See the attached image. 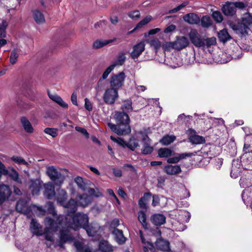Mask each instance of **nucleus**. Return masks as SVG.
<instances>
[{
    "mask_svg": "<svg viewBox=\"0 0 252 252\" xmlns=\"http://www.w3.org/2000/svg\"><path fill=\"white\" fill-rule=\"evenodd\" d=\"M64 217L60 215L56 218V221L50 218H46L44 220L45 228L44 231L42 230V226L35 220L32 219L30 223V229L32 232L36 236L44 235L46 240L53 242L54 233L56 232L60 227L63 224Z\"/></svg>",
    "mask_w": 252,
    "mask_h": 252,
    "instance_id": "1",
    "label": "nucleus"
},
{
    "mask_svg": "<svg viewBox=\"0 0 252 252\" xmlns=\"http://www.w3.org/2000/svg\"><path fill=\"white\" fill-rule=\"evenodd\" d=\"M252 24V17L248 15L243 18L242 23L235 24L229 22L228 25L235 32L241 36H245L248 34L249 28L248 25Z\"/></svg>",
    "mask_w": 252,
    "mask_h": 252,
    "instance_id": "2",
    "label": "nucleus"
},
{
    "mask_svg": "<svg viewBox=\"0 0 252 252\" xmlns=\"http://www.w3.org/2000/svg\"><path fill=\"white\" fill-rule=\"evenodd\" d=\"M88 223V216L86 214L79 212L73 216L72 221L69 222V225L70 228L77 230L81 228H84Z\"/></svg>",
    "mask_w": 252,
    "mask_h": 252,
    "instance_id": "3",
    "label": "nucleus"
},
{
    "mask_svg": "<svg viewBox=\"0 0 252 252\" xmlns=\"http://www.w3.org/2000/svg\"><path fill=\"white\" fill-rule=\"evenodd\" d=\"M126 60V54L124 52L119 53L115 61L105 69L99 81H101L102 80L106 79L114 68L116 66L123 65L124 64Z\"/></svg>",
    "mask_w": 252,
    "mask_h": 252,
    "instance_id": "4",
    "label": "nucleus"
},
{
    "mask_svg": "<svg viewBox=\"0 0 252 252\" xmlns=\"http://www.w3.org/2000/svg\"><path fill=\"white\" fill-rule=\"evenodd\" d=\"M46 173L51 180L53 181L55 184L61 186L64 180V176L54 166H49L47 168Z\"/></svg>",
    "mask_w": 252,
    "mask_h": 252,
    "instance_id": "5",
    "label": "nucleus"
},
{
    "mask_svg": "<svg viewBox=\"0 0 252 252\" xmlns=\"http://www.w3.org/2000/svg\"><path fill=\"white\" fill-rule=\"evenodd\" d=\"M107 126L113 132L119 135L128 134L131 131L129 123L117 124L116 125L111 123H108Z\"/></svg>",
    "mask_w": 252,
    "mask_h": 252,
    "instance_id": "6",
    "label": "nucleus"
},
{
    "mask_svg": "<svg viewBox=\"0 0 252 252\" xmlns=\"http://www.w3.org/2000/svg\"><path fill=\"white\" fill-rule=\"evenodd\" d=\"M191 43L196 47H204V37L195 29H191L188 33Z\"/></svg>",
    "mask_w": 252,
    "mask_h": 252,
    "instance_id": "7",
    "label": "nucleus"
},
{
    "mask_svg": "<svg viewBox=\"0 0 252 252\" xmlns=\"http://www.w3.org/2000/svg\"><path fill=\"white\" fill-rule=\"evenodd\" d=\"M125 78L126 75L124 72H121L118 74L112 75L110 80L111 88L118 91V90L123 86Z\"/></svg>",
    "mask_w": 252,
    "mask_h": 252,
    "instance_id": "8",
    "label": "nucleus"
},
{
    "mask_svg": "<svg viewBox=\"0 0 252 252\" xmlns=\"http://www.w3.org/2000/svg\"><path fill=\"white\" fill-rule=\"evenodd\" d=\"M118 97V90L112 88L106 89L103 94L104 101L108 104H113Z\"/></svg>",
    "mask_w": 252,
    "mask_h": 252,
    "instance_id": "9",
    "label": "nucleus"
},
{
    "mask_svg": "<svg viewBox=\"0 0 252 252\" xmlns=\"http://www.w3.org/2000/svg\"><path fill=\"white\" fill-rule=\"evenodd\" d=\"M12 194V191L8 185H0V205L8 200Z\"/></svg>",
    "mask_w": 252,
    "mask_h": 252,
    "instance_id": "10",
    "label": "nucleus"
},
{
    "mask_svg": "<svg viewBox=\"0 0 252 252\" xmlns=\"http://www.w3.org/2000/svg\"><path fill=\"white\" fill-rule=\"evenodd\" d=\"M32 206H29L28 201L25 199H20L17 201L16 210L17 212L28 216L30 214Z\"/></svg>",
    "mask_w": 252,
    "mask_h": 252,
    "instance_id": "11",
    "label": "nucleus"
},
{
    "mask_svg": "<svg viewBox=\"0 0 252 252\" xmlns=\"http://www.w3.org/2000/svg\"><path fill=\"white\" fill-rule=\"evenodd\" d=\"M60 240L59 242V246L63 248V244L66 242H71L73 240V237L70 233L68 229L61 230L60 232Z\"/></svg>",
    "mask_w": 252,
    "mask_h": 252,
    "instance_id": "12",
    "label": "nucleus"
},
{
    "mask_svg": "<svg viewBox=\"0 0 252 252\" xmlns=\"http://www.w3.org/2000/svg\"><path fill=\"white\" fill-rule=\"evenodd\" d=\"M241 3H236L227 2L222 7V11L223 14L226 16H233L236 12V7L238 4Z\"/></svg>",
    "mask_w": 252,
    "mask_h": 252,
    "instance_id": "13",
    "label": "nucleus"
},
{
    "mask_svg": "<svg viewBox=\"0 0 252 252\" xmlns=\"http://www.w3.org/2000/svg\"><path fill=\"white\" fill-rule=\"evenodd\" d=\"M145 43L144 41H141L133 47V50L130 53V56L132 59H136L142 54L145 50Z\"/></svg>",
    "mask_w": 252,
    "mask_h": 252,
    "instance_id": "14",
    "label": "nucleus"
},
{
    "mask_svg": "<svg viewBox=\"0 0 252 252\" xmlns=\"http://www.w3.org/2000/svg\"><path fill=\"white\" fill-rule=\"evenodd\" d=\"M174 42L175 50H181L188 46L189 41L188 39L184 36H177Z\"/></svg>",
    "mask_w": 252,
    "mask_h": 252,
    "instance_id": "15",
    "label": "nucleus"
},
{
    "mask_svg": "<svg viewBox=\"0 0 252 252\" xmlns=\"http://www.w3.org/2000/svg\"><path fill=\"white\" fill-rule=\"evenodd\" d=\"M143 142V147L142 153L144 155L150 154L153 151L154 148L151 146V140L147 134H143L142 138Z\"/></svg>",
    "mask_w": 252,
    "mask_h": 252,
    "instance_id": "16",
    "label": "nucleus"
},
{
    "mask_svg": "<svg viewBox=\"0 0 252 252\" xmlns=\"http://www.w3.org/2000/svg\"><path fill=\"white\" fill-rule=\"evenodd\" d=\"M157 248L164 252H171L170 248V243L168 241L164 240L162 238L158 239L156 243Z\"/></svg>",
    "mask_w": 252,
    "mask_h": 252,
    "instance_id": "17",
    "label": "nucleus"
},
{
    "mask_svg": "<svg viewBox=\"0 0 252 252\" xmlns=\"http://www.w3.org/2000/svg\"><path fill=\"white\" fill-rule=\"evenodd\" d=\"M173 154L175 156L168 158L167 160V163L176 164L182 159H186L188 157H190L192 155L191 153H185L181 154H175L174 152Z\"/></svg>",
    "mask_w": 252,
    "mask_h": 252,
    "instance_id": "18",
    "label": "nucleus"
},
{
    "mask_svg": "<svg viewBox=\"0 0 252 252\" xmlns=\"http://www.w3.org/2000/svg\"><path fill=\"white\" fill-rule=\"evenodd\" d=\"M64 207L67 208V217L66 219H68L69 216H71V214H74L77 209L78 203L74 199H70L68 202L65 203V205H63Z\"/></svg>",
    "mask_w": 252,
    "mask_h": 252,
    "instance_id": "19",
    "label": "nucleus"
},
{
    "mask_svg": "<svg viewBox=\"0 0 252 252\" xmlns=\"http://www.w3.org/2000/svg\"><path fill=\"white\" fill-rule=\"evenodd\" d=\"M44 196L47 199H52L55 195V187L53 184L48 182L44 185Z\"/></svg>",
    "mask_w": 252,
    "mask_h": 252,
    "instance_id": "20",
    "label": "nucleus"
},
{
    "mask_svg": "<svg viewBox=\"0 0 252 252\" xmlns=\"http://www.w3.org/2000/svg\"><path fill=\"white\" fill-rule=\"evenodd\" d=\"M163 170L167 174L169 175H177L182 171L179 165H167L164 166Z\"/></svg>",
    "mask_w": 252,
    "mask_h": 252,
    "instance_id": "21",
    "label": "nucleus"
},
{
    "mask_svg": "<svg viewBox=\"0 0 252 252\" xmlns=\"http://www.w3.org/2000/svg\"><path fill=\"white\" fill-rule=\"evenodd\" d=\"M183 19L190 25H197L199 23L200 21L199 17L194 13L186 14L184 16Z\"/></svg>",
    "mask_w": 252,
    "mask_h": 252,
    "instance_id": "22",
    "label": "nucleus"
},
{
    "mask_svg": "<svg viewBox=\"0 0 252 252\" xmlns=\"http://www.w3.org/2000/svg\"><path fill=\"white\" fill-rule=\"evenodd\" d=\"M114 118L117 124L129 123L130 119L128 115L124 112H117Z\"/></svg>",
    "mask_w": 252,
    "mask_h": 252,
    "instance_id": "23",
    "label": "nucleus"
},
{
    "mask_svg": "<svg viewBox=\"0 0 252 252\" xmlns=\"http://www.w3.org/2000/svg\"><path fill=\"white\" fill-rule=\"evenodd\" d=\"M100 226L97 223H89L85 225L83 229H84L88 235L90 236H94L98 232Z\"/></svg>",
    "mask_w": 252,
    "mask_h": 252,
    "instance_id": "24",
    "label": "nucleus"
},
{
    "mask_svg": "<svg viewBox=\"0 0 252 252\" xmlns=\"http://www.w3.org/2000/svg\"><path fill=\"white\" fill-rule=\"evenodd\" d=\"M74 246L76 248V252H96L93 250L88 246L80 241H76L74 242Z\"/></svg>",
    "mask_w": 252,
    "mask_h": 252,
    "instance_id": "25",
    "label": "nucleus"
},
{
    "mask_svg": "<svg viewBox=\"0 0 252 252\" xmlns=\"http://www.w3.org/2000/svg\"><path fill=\"white\" fill-rule=\"evenodd\" d=\"M165 217L160 214L153 215L151 217V222L155 225H161L165 222Z\"/></svg>",
    "mask_w": 252,
    "mask_h": 252,
    "instance_id": "26",
    "label": "nucleus"
},
{
    "mask_svg": "<svg viewBox=\"0 0 252 252\" xmlns=\"http://www.w3.org/2000/svg\"><path fill=\"white\" fill-rule=\"evenodd\" d=\"M67 198L66 192L63 189H59L56 196L57 202L61 206L65 205Z\"/></svg>",
    "mask_w": 252,
    "mask_h": 252,
    "instance_id": "27",
    "label": "nucleus"
},
{
    "mask_svg": "<svg viewBox=\"0 0 252 252\" xmlns=\"http://www.w3.org/2000/svg\"><path fill=\"white\" fill-rule=\"evenodd\" d=\"M218 36L219 40L223 43H226L232 38L231 35L229 34L227 31V30L226 29H223L220 30L218 32Z\"/></svg>",
    "mask_w": 252,
    "mask_h": 252,
    "instance_id": "28",
    "label": "nucleus"
},
{
    "mask_svg": "<svg viewBox=\"0 0 252 252\" xmlns=\"http://www.w3.org/2000/svg\"><path fill=\"white\" fill-rule=\"evenodd\" d=\"M116 241L119 244H122L126 242V238L124 237L123 232L121 230L115 229L113 232Z\"/></svg>",
    "mask_w": 252,
    "mask_h": 252,
    "instance_id": "29",
    "label": "nucleus"
},
{
    "mask_svg": "<svg viewBox=\"0 0 252 252\" xmlns=\"http://www.w3.org/2000/svg\"><path fill=\"white\" fill-rule=\"evenodd\" d=\"M41 188L40 181L38 180L31 181L30 189L33 195H37L40 191Z\"/></svg>",
    "mask_w": 252,
    "mask_h": 252,
    "instance_id": "30",
    "label": "nucleus"
},
{
    "mask_svg": "<svg viewBox=\"0 0 252 252\" xmlns=\"http://www.w3.org/2000/svg\"><path fill=\"white\" fill-rule=\"evenodd\" d=\"M4 175H8L11 179L19 184H22V180L19 178V174L18 172L13 168H12L9 171L7 170V174H2Z\"/></svg>",
    "mask_w": 252,
    "mask_h": 252,
    "instance_id": "31",
    "label": "nucleus"
},
{
    "mask_svg": "<svg viewBox=\"0 0 252 252\" xmlns=\"http://www.w3.org/2000/svg\"><path fill=\"white\" fill-rule=\"evenodd\" d=\"M49 97L53 101L56 102L61 106L63 108H67L68 107V105L66 103H65L63 99L58 95L56 94H51L48 93Z\"/></svg>",
    "mask_w": 252,
    "mask_h": 252,
    "instance_id": "32",
    "label": "nucleus"
},
{
    "mask_svg": "<svg viewBox=\"0 0 252 252\" xmlns=\"http://www.w3.org/2000/svg\"><path fill=\"white\" fill-rule=\"evenodd\" d=\"M158 156L162 158H169L170 156L174 155L173 151L167 148H161L158 150Z\"/></svg>",
    "mask_w": 252,
    "mask_h": 252,
    "instance_id": "33",
    "label": "nucleus"
},
{
    "mask_svg": "<svg viewBox=\"0 0 252 252\" xmlns=\"http://www.w3.org/2000/svg\"><path fill=\"white\" fill-rule=\"evenodd\" d=\"M242 199L244 203L248 206L252 203V192L248 189H245L242 194Z\"/></svg>",
    "mask_w": 252,
    "mask_h": 252,
    "instance_id": "34",
    "label": "nucleus"
},
{
    "mask_svg": "<svg viewBox=\"0 0 252 252\" xmlns=\"http://www.w3.org/2000/svg\"><path fill=\"white\" fill-rule=\"evenodd\" d=\"M99 249L101 252H112L113 247L106 241H101L99 244Z\"/></svg>",
    "mask_w": 252,
    "mask_h": 252,
    "instance_id": "35",
    "label": "nucleus"
},
{
    "mask_svg": "<svg viewBox=\"0 0 252 252\" xmlns=\"http://www.w3.org/2000/svg\"><path fill=\"white\" fill-rule=\"evenodd\" d=\"M21 122L24 129L26 132L28 133H32L33 132V128L27 118L22 117Z\"/></svg>",
    "mask_w": 252,
    "mask_h": 252,
    "instance_id": "36",
    "label": "nucleus"
},
{
    "mask_svg": "<svg viewBox=\"0 0 252 252\" xmlns=\"http://www.w3.org/2000/svg\"><path fill=\"white\" fill-rule=\"evenodd\" d=\"M150 196V193L147 192L144 194L143 196L139 199L138 202V205L140 208L144 210L147 209V203Z\"/></svg>",
    "mask_w": 252,
    "mask_h": 252,
    "instance_id": "37",
    "label": "nucleus"
},
{
    "mask_svg": "<svg viewBox=\"0 0 252 252\" xmlns=\"http://www.w3.org/2000/svg\"><path fill=\"white\" fill-rule=\"evenodd\" d=\"M91 202L90 197L87 194H83L79 196V200L78 205L83 207L88 206Z\"/></svg>",
    "mask_w": 252,
    "mask_h": 252,
    "instance_id": "38",
    "label": "nucleus"
},
{
    "mask_svg": "<svg viewBox=\"0 0 252 252\" xmlns=\"http://www.w3.org/2000/svg\"><path fill=\"white\" fill-rule=\"evenodd\" d=\"M189 139V141L193 144H201L205 142V140L203 136L196 134L190 135Z\"/></svg>",
    "mask_w": 252,
    "mask_h": 252,
    "instance_id": "39",
    "label": "nucleus"
},
{
    "mask_svg": "<svg viewBox=\"0 0 252 252\" xmlns=\"http://www.w3.org/2000/svg\"><path fill=\"white\" fill-rule=\"evenodd\" d=\"M239 183L240 186L243 188H248L252 186V181L249 175L242 177L240 178Z\"/></svg>",
    "mask_w": 252,
    "mask_h": 252,
    "instance_id": "40",
    "label": "nucleus"
},
{
    "mask_svg": "<svg viewBox=\"0 0 252 252\" xmlns=\"http://www.w3.org/2000/svg\"><path fill=\"white\" fill-rule=\"evenodd\" d=\"M147 210H141L138 212V219L144 228H148V223L146 221V212Z\"/></svg>",
    "mask_w": 252,
    "mask_h": 252,
    "instance_id": "41",
    "label": "nucleus"
},
{
    "mask_svg": "<svg viewBox=\"0 0 252 252\" xmlns=\"http://www.w3.org/2000/svg\"><path fill=\"white\" fill-rule=\"evenodd\" d=\"M146 42L156 51L158 50L161 47V43L158 38H152L148 39L146 40Z\"/></svg>",
    "mask_w": 252,
    "mask_h": 252,
    "instance_id": "42",
    "label": "nucleus"
},
{
    "mask_svg": "<svg viewBox=\"0 0 252 252\" xmlns=\"http://www.w3.org/2000/svg\"><path fill=\"white\" fill-rule=\"evenodd\" d=\"M114 41V40H97L94 42L93 47L94 49L100 48Z\"/></svg>",
    "mask_w": 252,
    "mask_h": 252,
    "instance_id": "43",
    "label": "nucleus"
},
{
    "mask_svg": "<svg viewBox=\"0 0 252 252\" xmlns=\"http://www.w3.org/2000/svg\"><path fill=\"white\" fill-rule=\"evenodd\" d=\"M33 17L37 24L43 23L45 22L43 14L39 10H36L33 11Z\"/></svg>",
    "mask_w": 252,
    "mask_h": 252,
    "instance_id": "44",
    "label": "nucleus"
},
{
    "mask_svg": "<svg viewBox=\"0 0 252 252\" xmlns=\"http://www.w3.org/2000/svg\"><path fill=\"white\" fill-rule=\"evenodd\" d=\"M176 139V137L174 135H165L162 137L159 141L160 143L163 145H168Z\"/></svg>",
    "mask_w": 252,
    "mask_h": 252,
    "instance_id": "45",
    "label": "nucleus"
},
{
    "mask_svg": "<svg viewBox=\"0 0 252 252\" xmlns=\"http://www.w3.org/2000/svg\"><path fill=\"white\" fill-rule=\"evenodd\" d=\"M243 163L248 165H251L252 167V154L251 153H244L242 156Z\"/></svg>",
    "mask_w": 252,
    "mask_h": 252,
    "instance_id": "46",
    "label": "nucleus"
},
{
    "mask_svg": "<svg viewBox=\"0 0 252 252\" xmlns=\"http://www.w3.org/2000/svg\"><path fill=\"white\" fill-rule=\"evenodd\" d=\"M20 52V50L18 48L14 49L12 51L10 56V62L11 64H14L16 63Z\"/></svg>",
    "mask_w": 252,
    "mask_h": 252,
    "instance_id": "47",
    "label": "nucleus"
},
{
    "mask_svg": "<svg viewBox=\"0 0 252 252\" xmlns=\"http://www.w3.org/2000/svg\"><path fill=\"white\" fill-rule=\"evenodd\" d=\"M138 146V140L133 137L130 138L129 141L127 142L126 147L132 151H134Z\"/></svg>",
    "mask_w": 252,
    "mask_h": 252,
    "instance_id": "48",
    "label": "nucleus"
},
{
    "mask_svg": "<svg viewBox=\"0 0 252 252\" xmlns=\"http://www.w3.org/2000/svg\"><path fill=\"white\" fill-rule=\"evenodd\" d=\"M152 17L148 15L141 20L136 25V27L134 29L133 31L142 28L144 26L147 25L152 20Z\"/></svg>",
    "mask_w": 252,
    "mask_h": 252,
    "instance_id": "49",
    "label": "nucleus"
},
{
    "mask_svg": "<svg viewBox=\"0 0 252 252\" xmlns=\"http://www.w3.org/2000/svg\"><path fill=\"white\" fill-rule=\"evenodd\" d=\"M201 25L203 28H209L212 25V21L208 16H203L200 19Z\"/></svg>",
    "mask_w": 252,
    "mask_h": 252,
    "instance_id": "50",
    "label": "nucleus"
},
{
    "mask_svg": "<svg viewBox=\"0 0 252 252\" xmlns=\"http://www.w3.org/2000/svg\"><path fill=\"white\" fill-rule=\"evenodd\" d=\"M204 47H210L212 45H215L217 43L216 38L215 37H211L210 38H203Z\"/></svg>",
    "mask_w": 252,
    "mask_h": 252,
    "instance_id": "51",
    "label": "nucleus"
},
{
    "mask_svg": "<svg viewBox=\"0 0 252 252\" xmlns=\"http://www.w3.org/2000/svg\"><path fill=\"white\" fill-rule=\"evenodd\" d=\"M122 109L125 111V112H129L132 109V101L131 100H126L124 101V104L122 106Z\"/></svg>",
    "mask_w": 252,
    "mask_h": 252,
    "instance_id": "52",
    "label": "nucleus"
},
{
    "mask_svg": "<svg viewBox=\"0 0 252 252\" xmlns=\"http://www.w3.org/2000/svg\"><path fill=\"white\" fill-rule=\"evenodd\" d=\"M74 182L77 185L78 187L82 189L85 190L86 189V185L84 182L83 179L81 177H77L74 179Z\"/></svg>",
    "mask_w": 252,
    "mask_h": 252,
    "instance_id": "53",
    "label": "nucleus"
},
{
    "mask_svg": "<svg viewBox=\"0 0 252 252\" xmlns=\"http://www.w3.org/2000/svg\"><path fill=\"white\" fill-rule=\"evenodd\" d=\"M7 23L5 21H2L0 25V38H4L6 37L5 30L7 27Z\"/></svg>",
    "mask_w": 252,
    "mask_h": 252,
    "instance_id": "54",
    "label": "nucleus"
},
{
    "mask_svg": "<svg viewBox=\"0 0 252 252\" xmlns=\"http://www.w3.org/2000/svg\"><path fill=\"white\" fill-rule=\"evenodd\" d=\"M46 207L49 214L52 215L54 217L57 215L53 202L48 201L46 203Z\"/></svg>",
    "mask_w": 252,
    "mask_h": 252,
    "instance_id": "55",
    "label": "nucleus"
},
{
    "mask_svg": "<svg viewBox=\"0 0 252 252\" xmlns=\"http://www.w3.org/2000/svg\"><path fill=\"white\" fill-rule=\"evenodd\" d=\"M44 131L53 137H55L58 135V129L57 128L47 127L44 129Z\"/></svg>",
    "mask_w": 252,
    "mask_h": 252,
    "instance_id": "56",
    "label": "nucleus"
},
{
    "mask_svg": "<svg viewBox=\"0 0 252 252\" xmlns=\"http://www.w3.org/2000/svg\"><path fill=\"white\" fill-rule=\"evenodd\" d=\"M212 17L217 23H221L223 20V17L220 11H216L213 12Z\"/></svg>",
    "mask_w": 252,
    "mask_h": 252,
    "instance_id": "57",
    "label": "nucleus"
},
{
    "mask_svg": "<svg viewBox=\"0 0 252 252\" xmlns=\"http://www.w3.org/2000/svg\"><path fill=\"white\" fill-rule=\"evenodd\" d=\"M11 159L15 163L19 164L28 165V162L22 157L18 156H13Z\"/></svg>",
    "mask_w": 252,
    "mask_h": 252,
    "instance_id": "58",
    "label": "nucleus"
},
{
    "mask_svg": "<svg viewBox=\"0 0 252 252\" xmlns=\"http://www.w3.org/2000/svg\"><path fill=\"white\" fill-rule=\"evenodd\" d=\"M174 42H166L162 45V48L165 51H170L171 49H175Z\"/></svg>",
    "mask_w": 252,
    "mask_h": 252,
    "instance_id": "59",
    "label": "nucleus"
},
{
    "mask_svg": "<svg viewBox=\"0 0 252 252\" xmlns=\"http://www.w3.org/2000/svg\"><path fill=\"white\" fill-rule=\"evenodd\" d=\"M110 138L112 141L117 143L119 145L122 146L123 147H126L127 142L124 141L123 139L120 138H117L113 136H111Z\"/></svg>",
    "mask_w": 252,
    "mask_h": 252,
    "instance_id": "60",
    "label": "nucleus"
},
{
    "mask_svg": "<svg viewBox=\"0 0 252 252\" xmlns=\"http://www.w3.org/2000/svg\"><path fill=\"white\" fill-rule=\"evenodd\" d=\"M88 192L91 196H94L96 197H98L102 195L101 193L100 192L98 189H96V190H95L94 189L92 188L89 189L88 190Z\"/></svg>",
    "mask_w": 252,
    "mask_h": 252,
    "instance_id": "61",
    "label": "nucleus"
},
{
    "mask_svg": "<svg viewBox=\"0 0 252 252\" xmlns=\"http://www.w3.org/2000/svg\"><path fill=\"white\" fill-rule=\"evenodd\" d=\"M128 16L132 19L135 20L138 19L140 16V12L138 10H135L132 12H129Z\"/></svg>",
    "mask_w": 252,
    "mask_h": 252,
    "instance_id": "62",
    "label": "nucleus"
},
{
    "mask_svg": "<svg viewBox=\"0 0 252 252\" xmlns=\"http://www.w3.org/2000/svg\"><path fill=\"white\" fill-rule=\"evenodd\" d=\"M75 129L76 131L82 133L84 134L87 138H88L89 137V134L87 132V130L83 127L80 126H76Z\"/></svg>",
    "mask_w": 252,
    "mask_h": 252,
    "instance_id": "63",
    "label": "nucleus"
},
{
    "mask_svg": "<svg viewBox=\"0 0 252 252\" xmlns=\"http://www.w3.org/2000/svg\"><path fill=\"white\" fill-rule=\"evenodd\" d=\"M239 174V171L236 168V167L232 166L231 171L230 172V176L233 178H236L238 177Z\"/></svg>",
    "mask_w": 252,
    "mask_h": 252,
    "instance_id": "64",
    "label": "nucleus"
}]
</instances>
